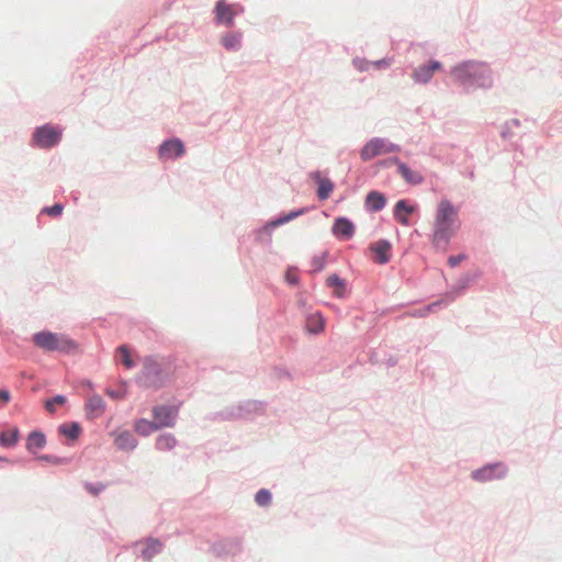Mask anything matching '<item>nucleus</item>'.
<instances>
[{
  "mask_svg": "<svg viewBox=\"0 0 562 562\" xmlns=\"http://www.w3.org/2000/svg\"><path fill=\"white\" fill-rule=\"evenodd\" d=\"M460 225L458 209L450 200L441 199L437 204L432 223V245L446 249L450 239L459 231Z\"/></svg>",
  "mask_w": 562,
  "mask_h": 562,
  "instance_id": "f257e3e1",
  "label": "nucleus"
},
{
  "mask_svg": "<svg viewBox=\"0 0 562 562\" xmlns=\"http://www.w3.org/2000/svg\"><path fill=\"white\" fill-rule=\"evenodd\" d=\"M451 75L454 77L456 81L462 85L475 83L483 88H488L492 86L490 70L484 64L481 63H463L454 67L451 70Z\"/></svg>",
  "mask_w": 562,
  "mask_h": 562,
  "instance_id": "f03ea898",
  "label": "nucleus"
},
{
  "mask_svg": "<svg viewBox=\"0 0 562 562\" xmlns=\"http://www.w3.org/2000/svg\"><path fill=\"white\" fill-rule=\"evenodd\" d=\"M33 342L38 348L46 351L72 352L77 345L74 340L64 334L52 331H40L33 335Z\"/></svg>",
  "mask_w": 562,
  "mask_h": 562,
  "instance_id": "7ed1b4c3",
  "label": "nucleus"
},
{
  "mask_svg": "<svg viewBox=\"0 0 562 562\" xmlns=\"http://www.w3.org/2000/svg\"><path fill=\"white\" fill-rule=\"evenodd\" d=\"M142 383L149 389H159L164 384L161 367L153 357H147L144 360Z\"/></svg>",
  "mask_w": 562,
  "mask_h": 562,
  "instance_id": "20e7f679",
  "label": "nucleus"
},
{
  "mask_svg": "<svg viewBox=\"0 0 562 562\" xmlns=\"http://www.w3.org/2000/svg\"><path fill=\"white\" fill-rule=\"evenodd\" d=\"M398 149L396 145L386 139L373 138L363 146L360 156L362 160L368 161L380 155L398 151Z\"/></svg>",
  "mask_w": 562,
  "mask_h": 562,
  "instance_id": "39448f33",
  "label": "nucleus"
},
{
  "mask_svg": "<svg viewBox=\"0 0 562 562\" xmlns=\"http://www.w3.org/2000/svg\"><path fill=\"white\" fill-rule=\"evenodd\" d=\"M60 138L61 132L48 124L36 128L33 135L34 144L40 148H50L57 145Z\"/></svg>",
  "mask_w": 562,
  "mask_h": 562,
  "instance_id": "423d86ee",
  "label": "nucleus"
},
{
  "mask_svg": "<svg viewBox=\"0 0 562 562\" xmlns=\"http://www.w3.org/2000/svg\"><path fill=\"white\" fill-rule=\"evenodd\" d=\"M178 414L176 407L158 405L153 408V417L156 425L161 427H172Z\"/></svg>",
  "mask_w": 562,
  "mask_h": 562,
  "instance_id": "0eeeda50",
  "label": "nucleus"
},
{
  "mask_svg": "<svg viewBox=\"0 0 562 562\" xmlns=\"http://www.w3.org/2000/svg\"><path fill=\"white\" fill-rule=\"evenodd\" d=\"M506 474V469L502 463L488 464L472 473V477L479 482H487L495 479H502Z\"/></svg>",
  "mask_w": 562,
  "mask_h": 562,
  "instance_id": "6e6552de",
  "label": "nucleus"
},
{
  "mask_svg": "<svg viewBox=\"0 0 562 562\" xmlns=\"http://www.w3.org/2000/svg\"><path fill=\"white\" fill-rule=\"evenodd\" d=\"M184 154V146L180 139L166 140L160 145L159 157L161 159H171L182 156Z\"/></svg>",
  "mask_w": 562,
  "mask_h": 562,
  "instance_id": "1a4fd4ad",
  "label": "nucleus"
},
{
  "mask_svg": "<svg viewBox=\"0 0 562 562\" xmlns=\"http://www.w3.org/2000/svg\"><path fill=\"white\" fill-rule=\"evenodd\" d=\"M237 11L234 5L227 4L224 0H220L215 7V19L217 23L233 25Z\"/></svg>",
  "mask_w": 562,
  "mask_h": 562,
  "instance_id": "9d476101",
  "label": "nucleus"
},
{
  "mask_svg": "<svg viewBox=\"0 0 562 562\" xmlns=\"http://www.w3.org/2000/svg\"><path fill=\"white\" fill-rule=\"evenodd\" d=\"M392 246L387 240L381 239L370 245L373 252V260L379 265L387 263L391 259Z\"/></svg>",
  "mask_w": 562,
  "mask_h": 562,
  "instance_id": "9b49d317",
  "label": "nucleus"
},
{
  "mask_svg": "<svg viewBox=\"0 0 562 562\" xmlns=\"http://www.w3.org/2000/svg\"><path fill=\"white\" fill-rule=\"evenodd\" d=\"M112 436L114 437V445L120 450L131 451L137 446L136 438L128 430L114 431Z\"/></svg>",
  "mask_w": 562,
  "mask_h": 562,
  "instance_id": "f8f14e48",
  "label": "nucleus"
},
{
  "mask_svg": "<svg viewBox=\"0 0 562 562\" xmlns=\"http://www.w3.org/2000/svg\"><path fill=\"white\" fill-rule=\"evenodd\" d=\"M441 68V64L439 61H431L428 66H419L414 70L413 78L416 82L426 83L428 82L434 72Z\"/></svg>",
  "mask_w": 562,
  "mask_h": 562,
  "instance_id": "ddd939ff",
  "label": "nucleus"
},
{
  "mask_svg": "<svg viewBox=\"0 0 562 562\" xmlns=\"http://www.w3.org/2000/svg\"><path fill=\"white\" fill-rule=\"evenodd\" d=\"M415 207L409 205L405 200H400L394 206V218L402 225L408 226V215L414 213Z\"/></svg>",
  "mask_w": 562,
  "mask_h": 562,
  "instance_id": "4468645a",
  "label": "nucleus"
},
{
  "mask_svg": "<svg viewBox=\"0 0 562 562\" xmlns=\"http://www.w3.org/2000/svg\"><path fill=\"white\" fill-rule=\"evenodd\" d=\"M333 233L339 238L349 239L355 233V225L349 220L339 217L333 226Z\"/></svg>",
  "mask_w": 562,
  "mask_h": 562,
  "instance_id": "2eb2a0df",
  "label": "nucleus"
},
{
  "mask_svg": "<svg viewBox=\"0 0 562 562\" xmlns=\"http://www.w3.org/2000/svg\"><path fill=\"white\" fill-rule=\"evenodd\" d=\"M105 409V402L99 395H92L86 403L87 416L89 418H97L103 414Z\"/></svg>",
  "mask_w": 562,
  "mask_h": 562,
  "instance_id": "dca6fc26",
  "label": "nucleus"
},
{
  "mask_svg": "<svg viewBox=\"0 0 562 562\" xmlns=\"http://www.w3.org/2000/svg\"><path fill=\"white\" fill-rule=\"evenodd\" d=\"M386 200L384 195L378 191H371L366 198V207L369 211L378 212L385 206Z\"/></svg>",
  "mask_w": 562,
  "mask_h": 562,
  "instance_id": "f3484780",
  "label": "nucleus"
},
{
  "mask_svg": "<svg viewBox=\"0 0 562 562\" xmlns=\"http://www.w3.org/2000/svg\"><path fill=\"white\" fill-rule=\"evenodd\" d=\"M313 177L318 183V198L321 200H327L334 190V183L328 178H322L319 172H316Z\"/></svg>",
  "mask_w": 562,
  "mask_h": 562,
  "instance_id": "a211bd4d",
  "label": "nucleus"
},
{
  "mask_svg": "<svg viewBox=\"0 0 562 562\" xmlns=\"http://www.w3.org/2000/svg\"><path fill=\"white\" fill-rule=\"evenodd\" d=\"M46 445V438L44 434L40 431H33L27 436L26 439V449L30 452L35 453L36 451L43 449Z\"/></svg>",
  "mask_w": 562,
  "mask_h": 562,
  "instance_id": "6ab92c4d",
  "label": "nucleus"
},
{
  "mask_svg": "<svg viewBox=\"0 0 562 562\" xmlns=\"http://www.w3.org/2000/svg\"><path fill=\"white\" fill-rule=\"evenodd\" d=\"M58 434L74 441L80 436L81 427L76 422L64 423L58 427Z\"/></svg>",
  "mask_w": 562,
  "mask_h": 562,
  "instance_id": "aec40b11",
  "label": "nucleus"
},
{
  "mask_svg": "<svg viewBox=\"0 0 562 562\" xmlns=\"http://www.w3.org/2000/svg\"><path fill=\"white\" fill-rule=\"evenodd\" d=\"M134 429L140 436H149L159 429V425H156L154 420L140 418L134 423Z\"/></svg>",
  "mask_w": 562,
  "mask_h": 562,
  "instance_id": "412c9836",
  "label": "nucleus"
},
{
  "mask_svg": "<svg viewBox=\"0 0 562 562\" xmlns=\"http://www.w3.org/2000/svg\"><path fill=\"white\" fill-rule=\"evenodd\" d=\"M398 172L400 175L408 182V183H412V184H419L423 182L424 178L422 176L420 172L416 171V170H412L409 169L405 164L403 162H400L398 164Z\"/></svg>",
  "mask_w": 562,
  "mask_h": 562,
  "instance_id": "4be33fe9",
  "label": "nucleus"
},
{
  "mask_svg": "<svg viewBox=\"0 0 562 562\" xmlns=\"http://www.w3.org/2000/svg\"><path fill=\"white\" fill-rule=\"evenodd\" d=\"M162 549V543L157 539H148L145 543V548L142 551L144 560L149 561Z\"/></svg>",
  "mask_w": 562,
  "mask_h": 562,
  "instance_id": "5701e85b",
  "label": "nucleus"
},
{
  "mask_svg": "<svg viewBox=\"0 0 562 562\" xmlns=\"http://www.w3.org/2000/svg\"><path fill=\"white\" fill-rule=\"evenodd\" d=\"M20 438V431L16 427L0 432V445L2 447H14Z\"/></svg>",
  "mask_w": 562,
  "mask_h": 562,
  "instance_id": "b1692460",
  "label": "nucleus"
},
{
  "mask_svg": "<svg viewBox=\"0 0 562 562\" xmlns=\"http://www.w3.org/2000/svg\"><path fill=\"white\" fill-rule=\"evenodd\" d=\"M221 43L227 50H237L241 45V35L239 33H227L222 36Z\"/></svg>",
  "mask_w": 562,
  "mask_h": 562,
  "instance_id": "393cba45",
  "label": "nucleus"
},
{
  "mask_svg": "<svg viewBox=\"0 0 562 562\" xmlns=\"http://www.w3.org/2000/svg\"><path fill=\"white\" fill-rule=\"evenodd\" d=\"M326 284L334 289V294L337 297H342L346 290V282L340 279L337 274H331L327 278Z\"/></svg>",
  "mask_w": 562,
  "mask_h": 562,
  "instance_id": "a878e982",
  "label": "nucleus"
},
{
  "mask_svg": "<svg viewBox=\"0 0 562 562\" xmlns=\"http://www.w3.org/2000/svg\"><path fill=\"white\" fill-rule=\"evenodd\" d=\"M306 327L310 333L317 334L324 329V319L321 314H313L308 317Z\"/></svg>",
  "mask_w": 562,
  "mask_h": 562,
  "instance_id": "bb28decb",
  "label": "nucleus"
},
{
  "mask_svg": "<svg viewBox=\"0 0 562 562\" xmlns=\"http://www.w3.org/2000/svg\"><path fill=\"white\" fill-rule=\"evenodd\" d=\"M176 438L171 434H165L157 438L156 448L158 450H170L176 446Z\"/></svg>",
  "mask_w": 562,
  "mask_h": 562,
  "instance_id": "cd10ccee",
  "label": "nucleus"
},
{
  "mask_svg": "<svg viewBox=\"0 0 562 562\" xmlns=\"http://www.w3.org/2000/svg\"><path fill=\"white\" fill-rule=\"evenodd\" d=\"M67 403V397L64 395H56L52 398H48L44 402V407L49 414H54L56 412L57 406H63Z\"/></svg>",
  "mask_w": 562,
  "mask_h": 562,
  "instance_id": "c85d7f7f",
  "label": "nucleus"
},
{
  "mask_svg": "<svg viewBox=\"0 0 562 562\" xmlns=\"http://www.w3.org/2000/svg\"><path fill=\"white\" fill-rule=\"evenodd\" d=\"M117 357L126 369H131L134 367V362L131 357V351L126 346H120L116 350Z\"/></svg>",
  "mask_w": 562,
  "mask_h": 562,
  "instance_id": "c756f323",
  "label": "nucleus"
},
{
  "mask_svg": "<svg viewBox=\"0 0 562 562\" xmlns=\"http://www.w3.org/2000/svg\"><path fill=\"white\" fill-rule=\"evenodd\" d=\"M271 502V494L267 490H260L256 494V503L259 506H266Z\"/></svg>",
  "mask_w": 562,
  "mask_h": 562,
  "instance_id": "7c9ffc66",
  "label": "nucleus"
},
{
  "mask_svg": "<svg viewBox=\"0 0 562 562\" xmlns=\"http://www.w3.org/2000/svg\"><path fill=\"white\" fill-rule=\"evenodd\" d=\"M301 214H303V210L295 211V212H290L285 216L280 217V218L276 220L274 222H272L271 225L274 226V227L279 226V225H282L284 223L290 222L291 220L295 218L296 216H299Z\"/></svg>",
  "mask_w": 562,
  "mask_h": 562,
  "instance_id": "2f4dec72",
  "label": "nucleus"
},
{
  "mask_svg": "<svg viewBox=\"0 0 562 562\" xmlns=\"http://www.w3.org/2000/svg\"><path fill=\"white\" fill-rule=\"evenodd\" d=\"M63 210H64V206L61 204L56 203L50 207H45L43 210V212H45L46 214H48L50 216H59L63 213Z\"/></svg>",
  "mask_w": 562,
  "mask_h": 562,
  "instance_id": "473e14b6",
  "label": "nucleus"
},
{
  "mask_svg": "<svg viewBox=\"0 0 562 562\" xmlns=\"http://www.w3.org/2000/svg\"><path fill=\"white\" fill-rule=\"evenodd\" d=\"M85 487L91 495L97 496L104 490L105 486L103 484L86 483Z\"/></svg>",
  "mask_w": 562,
  "mask_h": 562,
  "instance_id": "72a5a7b5",
  "label": "nucleus"
},
{
  "mask_svg": "<svg viewBox=\"0 0 562 562\" xmlns=\"http://www.w3.org/2000/svg\"><path fill=\"white\" fill-rule=\"evenodd\" d=\"M285 280L290 284H296L299 282L297 271L293 268H290L285 272Z\"/></svg>",
  "mask_w": 562,
  "mask_h": 562,
  "instance_id": "f704fd0d",
  "label": "nucleus"
},
{
  "mask_svg": "<svg viewBox=\"0 0 562 562\" xmlns=\"http://www.w3.org/2000/svg\"><path fill=\"white\" fill-rule=\"evenodd\" d=\"M464 255H458V256H451L449 259H448V262L451 267H456L458 266L461 261L464 260Z\"/></svg>",
  "mask_w": 562,
  "mask_h": 562,
  "instance_id": "c9c22d12",
  "label": "nucleus"
},
{
  "mask_svg": "<svg viewBox=\"0 0 562 562\" xmlns=\"http://www.w3.org/2000/svg\"><path fill=\"white\" fill-rule=\"evenodd\" d=\"M11 398L10 393L7 390L0 391V402L2 405H5Z\"/></svg>",
  "mask_w": 562,
  "mask_h": 562,
  "instance_id": "e433bc0d",
  "label": "nucleus"
},
{
  "mask_svg": "<svg viewBox=\"0 0 562 562\" xmlns=\"http://www.w3.org/2000/svg\"><path fill=\"white\" fill-rule=\"evenodd\" d=\"M355 65H356V67H357L360 71H364V70H368V69H369V63L363 61V60H355Z\"/></svg>",
  "mask_w": 562,
  "mask_h": 562,
  "instance_id": "4c0bfd02",
  "label": "nucleus"
},
{
  "mask_svg": "<svg viewBox=\"0 0 562 562\" xmlns=\"http://www.w3.org/2000/svg\"><path fill=\"white\" fill-rule=\"evenodd\" d=\"M106 394H108L110 397L115 398V400H117V398H122V397H123V394H122V393H120V392H115V391H111V390H108V391H106Z\"/></svg>",
  "mask_w": 562,
  "mask_h": 562,
  "instance_id": "58836bf2",
  "label": "nucleus"
},
{
  "mask_svg": "<svg viewBox=\"0 0 562 562\" xmlns=\"http://www.w3.org/2000/svg\"><path fill=\"white\" fill-rule=\"evenodd\" d=\"M389 64L385 60H379L374 63V66L380 68L382 66H387Z\"/></svg>",
  "mask_w": 562,
  "mask_h": 562,
  "instance_id": "ea45409f",
  "label": "nucleus"
},
{
  "mask_svg": "<svg viewBox=\"0 0 562 562\" xmlns=\"http://www.w3.org/2000/svg\"><path fill=\"white\" fill-rule=\"evenodd\" d=\"M438 305H439V303H432V304H430V305L427 307V312L432 311V308H434V307H436V306H438Z\"/></svg>",
  "mask_w": 562,
  "mask_h": 562,
  "instance_id": "a19ab883",
  "label": "nucleus"
}]
</instances>
